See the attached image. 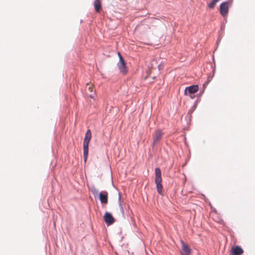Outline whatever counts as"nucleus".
<instances>
[{
	"instance_id": "7ed1b4c3",
	"label": "nucleus",
	"mask_w": 255,
	"mask_h": 255,
	"mask_svg": "<svg viewBox=\"0 0 255 255\" xmlns=\"http://www.w3.org/2000/svg\"><path fill=\"white\" fill-rule=\"evenodd\" d=\"M118 56L119 57V62L118 63V67L120 72L123 75H126L128 72V69L126 66L125 61L119 52L118 53Z\"/></svg>"
},
{
	"instance_id": "dca6fc26",
	"label": "nucleus",
	"mask_w": 255,
	"mask_h": 255,
	"mask_svg": "<svg viewBox=\"0 0 255 255\" xmlns=\"http://www.w3.org/2000/svg\"><path fill=\"white\" fill-rule=\"evenodd\" d=\"M90 97L93 98V96L92 95H90Z\"/></svg>"
},
{
	"instance_id": "20e7f679",
	"label": "nucleus",
	"mask_w": 255,
	"mask_h": 255,
	"mask_svg": "<svg viewBox=\"0 0 255 255\" xmlns=\"http://www.w3.org/2000/svg\"><path fill=\"white\" fill-rule=\"evenodd\" d=\"M231 0H228L222 2L220 4V12L223 17H225L227 15L229 11V9L231 5Z\"/></svg>"
},
{
	"instance_id": "423d86ee",
	"label": "nucleus",
	"mask_w": 255,
	"mask_h": 255,
	"mask_svg": "<svg viewBox=\"0 0 255 255\" xmlns=\"http://www.w3.org/2000/svg\"><path fill=\"white\" fill-rule=\"evenodd\" d=\"M163 135V132L160 129H157L155 131L153 135V143L152 145L156 144L161 138Z\"/></svg>"
},
{
	"instance_id": "f03ea898",
	"label": "nucleus",
	"mask_w": 255,
	"mask_h": 255,
	"mask_svg": "<svg viewBox=\"0 0 255 255\" xmlns=\"http://www.w3.org/2000/svg\"><path fill=\"white\" fill-rule=\"evenodd\" d=\"M155 182L156 185V188L157 190V192L160 194L162 195L164 191L163 190V186L162 185V178H161V170L159 168H156L155 169Z\"/></svg>"
},
{
	"instance_id": "0eeeda50",
	"label": "nucleus",
	"mask_w": 255,
	"mask_h": 255,
	"mask_svg": "<svg viewBox=\"0 0 255 255\" xmlns=\"http://www.w3.org/2000/svg\"><path fill=\"white\" fill-rule=\"evenodd\" d=\"M104 219L105 223L108 225L113 224L115 222V219L112 214L109 212H106L105 214Z\"/></svg>"
},
{
	"instance_id": "f257e3e1",
	"label": "nucleus",
	"mask_w": 255,
	"mask_h": 255,
	"mask_svg": "<svg viewBox=\"0 0 255 255\" xmlns=\"http://www.w3.org/2000/svg\"><path fill=\"white\" fill-rule=\"evenodd\" d=\"M92 134L90 129L87 130L83 141V156L86 162L88 156L89 143L91 139Z\"/></svg>"
},
{
	"instance_id": "1a4fd4ad",
	"label": "nucleus",
	"mask_w": 255,
	"mask_h": 255,
	"mask_svg": "<svg viewBox=\"0 0 255 255\" xmlns=\"http://www.w3.org/2000/svg\"><path fill=\"white\" fill-rule=\"evenodd\" d=\"M244 253L243 250L239 246L233 247L230 255H241Z\"/></svg>"
},
{
	"instance_id": "39448f33",
	"label": "nucleus",
	"mask_w": 255,
	"mask_h": 255,
	"mask_svg": "<svg viewBox=\"0 0 255 255\" xmlns=\"http://www.w3.org/2000/svg\"><path fill=\"white\" fill-rule=\"evenodd\" d=\"M181 243L182 250L181 252V255H190L191 252V249L183 241H181Z\"/></svg>"
},
{
	"instance_id": "6e6552de",
	"label": "nucleus",
	"mask_w": 255,
	"mask_h": 255,
	"mask_svg": "<svg viewBox=\"0 0 255 255\" xmlns=\"http://www.w3.org/2000/svg\"><path fill=\"white\" fill-rule=\"evenodd\" d=\"M108 193L107 191H102L99 193V199L102 204L108 203Z\"/></svg>"
},
{
	"instance_id": "ddd939ff",
	"label": "nucleus",
	"mask_w": 255,
	"mask_h": 255,
	"mask_svg": "<svg viewBox=\"0 0 255 255\" xmlns=\"http://www.w3.org/2000/svg\"><path fill=\"white\" fill-rule=\"evenodd\" d=\"M86 88H88V89L90 91L92 92L93 91V85L90 84H87L86 85Z\"/></svg>"
},
{
	"instance_id": "4468645a",
	"label": "nucleus",
	"mask_w": 255,
	"mask_h": 255,
	"mask_svg": "<svg viewBox=\"0 0 255 255\" xmlns=\"http://www.w3.org/2000/svg\"><path fill=\"white\" fill-rule=\"evenodd\" d=\"M120 206H121V211L122 212V213L123 214H124V209H123V208L122 207V206L121 205H120Z\"/></svg>"
},
{
	"instance_id": "9d476101",
	"label": "nucleus",
	"mask_w": 255,
	"mask_h": 255,
	"mask_svg": "<svg viewBox=\"0 0 255 255\" xmlns=\"http://www.w3.org/2000/svg\"><path fill=\"white\" fill-rule=\"evenodd\" d=\"M199 88L197 85H193L186 88L185 92L186 93V91H188L190 94H194L197 92Z\"/></svg>"
},
{
	"instance_id": "2eb2a0df",
	"label": "nucleus",
	"mask_w": 255,
	"mask_h": 255,
	"mask_svg": "<svg viewBox=\"0 0 255 255\" xmlns=\"http://www.w3.org/2000/svg\"><path fill=\"white\" fill-rule=\"evenodd\" d=\"M93 192V194H94V195L95 196L96 195V194H97V193H98V191H96V190L94 191Z\"/></svg>"
},
{
	"instance_id": "9b49d317",
	"label": "nucleus",
	"mask_w": 255,
	"mask_h": 255,
	"mask_svg": "<svg viewBox=\"0 0 255 255\" xmlns=\"http://www.w3.org/2000/svg\"><path fill=\"white\" fill-rule=\"evenodd\" d=\"M95 10L97 12H99L101 9V2L100 0H95L94 1Z\"/></svg>"
},
{
	"instance_id": "f8f14e48",
	"label": "nucleus",
	"mask_w": 255,
	"mask_h": 255,
	"mask_svg": "<svg viewBox=\"0 0 255 255\" xmlns=\"http://www.w3.org/2000/svg\"><path fill=\"white\" fill-rule=\"evenodd\" d=\"M217 2L215 0H213L211 2H210L209 3H208V7L210 9H213Z\"/></svg>"
}]
</instances>
